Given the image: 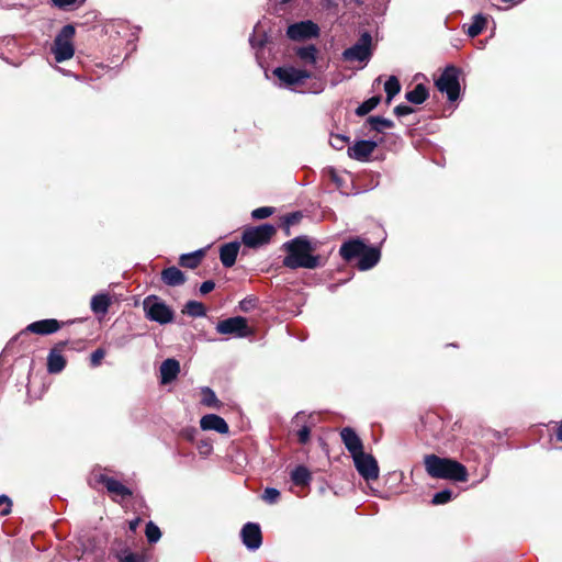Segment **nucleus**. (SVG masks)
<instances>
[{"label": "nucleus", "instance_id": "nucleus-56", "mask_svg": "<svg viewBox=\"0 0 562 562\" xmlns=\"http://www.w3.org/2000/svg\"><path fill=\"white\" fill-rule=\"evenodd\" d=\"M358 7H361L364 1L363 0H352Z\"/></svg>", "mask_w": 562, "mask_h": 562}, {"label": "nucleus", "instance_id": "nucleus-43", "mask_svg": "<svg viewBox=\"0 0 562 562\" xmlns=\"http://www.w3.org/2000/svg\"><path fill=\"white\" fill-rule=\"evenodd\" d=\"M105 357V350L103 348L95 349L90 356V364L95 368L99 367Z\"/></svg>", "mask_w": 562, "mask_h": 562}, {"label": "nucleus", "instance_id": "nucleus-26", "mask_svg": "<svg viewBox=\"0 0 562 562\" xmlns=\"http://www.w3.org/2000/svg\"><path fill=\"white\" fill-rule=\"evenodd\" d=\"M291 480L296 486H307L312 481V474L310 470L304 465H297L291 472Z\"/></svg>", "mask_w": 562, "mask_h": 562}, {"label": "nucleus", "instance_id": "nucleus-42", "mask_svg": "<svg viewBox=\"0 0 562 562\" xmlns=\"http://www.w3.org/2000/svg\"><path fill=\"white\" fill-rule=\"evenodd\" d=\"M301 212L289 213L283 217V226L289 228L290 226L297 224L301 221Z\"/></svg>", "mask_w": 562, "mask_h": 562}, {"label": "nucleus", "instance_id": "nucleus-7", "mask_svg": "<svg viewBox=\"0 0 562 562\" xmlns=\"http://www.w3.org/2000/svg\"><path fill=\"white\" fill-rule=\"evenodd\" d=\"M372 56V36L363 32L358 41L342 52V59L346 61H367Z\"/></svg>", "mask_w": 562, "mask_h": 562}, {"label": "nucleus", "instance_id": "nucleus-49", "mask_svg": "<svg viewBox=\"0 0 562 562\" xmlns=\"http://www.w3.org/2000/svg\"><path fill=\"white\" fill-rule=\"evenodd\" d=\"M5 505L1 510V516H7L11 513L12 502L7 495H0V506Z\"/></svg>", "mask_w": 562, "mask_h": 562}, {"label": "nucleus", "instance_id": "nucleus-28", "mask_svg": "<svg viewBox=\"0 0 562 562\" xmlns=\"http://www.w3.org/2000/svg\"><path fill=\"white\" fill-rule=\"evenodd\" d=\"M110 304V296L102 293L92 296L90 307L95 314H105Z\"/></svg>", "mask_w": 562, "mask_h": 562}, {"label": "nucleus", "instance_id": "nucleus-47", "mask_svg": "<svg viewBox=\"0 0 562 562\" xmlns=\"http://www.w3.org/2000/svg\"><path fill=\"white\" fill-rule=\"evenodd\" d=\"M414 112V108L406 104H398L393 109V113L398 117L412 114Z\"/></svg>", "mask_w": 562, "mask_h": 562}, {"label": "nucleus", "instance_id": "nucleus-9", "mask_svg": "<svg viewBox=\"0 0 562 562\" xmlns=\"http://www.w3.org/2000/svg\"><path fill=\"white\" fill-rule=\"evenodd\" d=\"M216 330L222 335H233L239 338L248 337L252 334L247 319L243 316L229 317L218 322Z\"/></svg>", "mask_w": 562, "mask_h": 562}, {"label": "nucleus", "instance_id": "nucleus-34", "mask_svg": "<svg viewBox=\"0 0 562 562\" xmlns=\"http://www.w3.org/2000/svg\"><path fill=\"white\" fill-rule=\"evenodd\" d=\"M384 91L386 93V103L390 104L392 99L401 91V83L397 77H389V79L384 83Z\"/></svg>", "mask_w": 562, "mask_h": 562}, {"label": "nucleus", "instance_id": "nucleus-10", "mask_svg": "<svg viewBox=\"0 0 562 562\" xmlns=\"http://www.w3.org/2000/svg\"><path fill=\"white\" fill-rule=\"evenodd\" d=\"M352 459L355 468L364 481H374L379 477V464L372 454L363 451L355 456Z\"/></svg>", "mask_w": 562, "mask_h": 562}, {"label": "nucleus", "instance_id": "nucleus-16", "mask_svg": "<svg viewBox=\"0 0 562 562\" xmlns=\"http://www.w3.org/2000/svg\"><path fill=\"white\" fill-rule=\"evenodd\" d=\"M366 244L360 238H351L339 248V255L346 262H352L355 259L360 258L361 252L366 250Z\"/></svg>", "mask_w": 562, "mask_h": 562}, {"label": "nucleus", "instance_id": "nucleus-54", "mask_svg": "<svg viewBox=\"0 0 562 562\" xmlns=\"http://www.w3.org/2000/svg\"><path fill=\"white\" fill-rule=\"evenodd\" d=\"M325 1H326L327 8L336 7L337 5V3H335L333 0H325Z\"/></svg>", "mask_w": 562, "mask_h": 562}, {"label": "nucleus", "instance_id": "nucleus-3", "mask_svg": "<svg viewBox=\"0 0 562 562\" xmlns=\"http://www.w3.org/2000/svg\"><path fill=\"white\" fill-rule=\"evenodd\" d=\"M75 34V26L72 24H67L63 26L56 35L52 46V52L57 63H61L72 58L75 54V47L72 44Z\"/></svg>", "mask_w": 562, "mask_h": 562}, {"label": "nucleus", "instance_id": "nucleus-51", "mask_svg": "<svg viewBox=\"0 0 562 562\" xmlns=\"http://www.w3.org/2000/svg\"><path fill=\"white\" fill-rule=\"evenodd\" d=\"M554 436H555V440L558 442H561L562 443V420L559 422V423H555V426H554Z\"/></svg>", "mask_w": 562, "mask_h": 562}, {"label": "nucleus", "instance_id": "nucleus-18", "mask_svg": "<svg viewBox=\"0 0 562 562\" xmlns=\"http://www.w3.org/2000/svg\"><path fill=\"white\" fill-rule=\"evenodd\" d=\"M376 146L378 144L374 140H358L348 148V155L355 160L367 161Z\"/></svg>", "mask_w": 562, "mask_h": 562}, {"label": "nucleus", "instance_id": "nucleus-29", "mask_svg": "<svg viewBox=\"0 0 562 562\" xmlns=\"http://www.w3.org/2000/svg\"><path fill=\"white\" fill-rule=\"evenodd\" d=\"M371 131L382 133L384 128H393V121L382 116H369L366 122Z\"/></svg>", "mask_w": 562, "mask_h": 562}, {"label": "nucleus", "instance_id": "nucleus-33", "mask_svg": "<svg viewBox=\"0 0 562 562\" xmlns=\"http://www.w3.org/2000/svg\"><path fill=\"white\" fill-rule=\"evenodd\" d=\"M382 97L380 94L373 95L362 102L355 111L356 115L364 116L374 110L381 102Z\"/></svg>", "mask_w": 562, "mask_h": 562}, {"label": "nucleus", "instance_id": "nucleus-8", "mask_svg": "<svg viewBox=\"0 0 562 562\" xmlns=\"http://www.w3.org/2000/svg\"><path fill=\"white\" fill-rule=\"evenodd\" d=\"M66 323L55 318H46L33 322L22 329L15 337L14 340L22 339L29 334H35L41 336H47L58 331Z\"/></svg>", "mask_w": 562, "mask_h": 562}, {"label": "nucleus", "instance_id": "nucleus-24", "mask_svg": "<svg viewBox=\"0 0 562 562\" xmlns=\"http://www.w3.org/2000/svg\"><path fill=\"white\" fill-rule=\"evenodd\" d=\"M204 257V249H199L193 252L183 254L179 258V265L183 268L195 269L201 265Z\"/></svg>", "mask_w": 562, "mask_h": 562}, {"label": "nucleus", "instance_id": "nucleus-1", "mask_svg": "<svg viewBox=\"0 0 562 562\" xmlns=\"http://www.w3.org/2000/svg\"><path fill=\"white\" fill-rule=\"evenodd\" d=\"M282 249L286 252L282 265L291 270L300 268L314 270L322 268L327 262V257L316 255V244L306 235L296 236L282 245Z\"/></svg>", "mask_w": 562, "mask_h": 562}, {"label": "nucleus", "instance_id": "nucleus-46", "mask_svg": "<svg viewBox=\"0 0 562 562\" xmlns=\"http://www.w3.org/2000/svg\"><path fill=\"white\" fill-rule=\"evenodd\" d=\"M349 138L342 135H333L330 144L335 149H342L345 145L348 143Z\"/></svg>", "mask_w": 562, "mask_h": 562}, {"label": "nucleus", "instance_id": "nucleus-37", "mask_svg": "<svg viewBox=\"0 0 562 562\" xmlns=\"http://www.w3.org/2000/svg\"><path fill=\"white\" fill-rule=\"evenodd\" d=\"M145 535L149 543H156L161 537V531L156 524L148 521L146 524Z\"/></svg>", "mask_w": 562, "mask_h": 562}, {"label": "nucleus", "instance_id": "nucleus-6", "mask_svg": "<svg viewBox=\"0 0 562 562\" xmlns=\"http://www.w3.org/2000/svg\"><path fill=\"white\" fill-rule=\"evenodd\" d=\"M459 76L460 69L453 65H449L435 81L437 89L446 93L450 102L457 101L460 97Z\"/></svg>", "mask_w": 562, "mask_h": 562}, {"label": "nucleus", "instance_id": "nucleus-21", "mask_svg": "<svg viewBox=\"0 0 562 562\" xmlns=\"http://www.w3.org/2000/svg\"><path fill=\"white\" fill-rule=\"evenodd\" d=\"M180 373V363L173 358L166 359L160 364V382L161 384L171 383Z\"/></svg>", "mask_w": 562, "mask_h": 562}, {"label": "nucleus", "instance_id": "nucleus-15", "mask_svg": "<svg viewBox=\"0 0 562 562\" xmlns=\"http://www.w3.org/2000/svg\"><path fill=\"white\" fill-rule=\"evenodd\" d=\"M243 543L249 550H257L262 544V533L260 526L256 522H247L240 531Z\"/></svg>", "mask_w": 562, "mask_h": 562}, {"label": "nucleus", "instance_id": "nucleus-27", "mask_svg": "<svg viewBox=\"0 0 562 562\" xmlns=\"http://www.w3.org/2000/svg\"><path fill=\"white\" fill-rule=\"evenodd\" d=\"M201 404L214 409H220L223 406L215 392L209 386L201 389Z\"/></svg>", "mask_w": 562, "mask_h": 562}, {"label": "nucleus", "instance_id": "nucleus-39", "mask_svg": "<svg viewBox=\"0 0 562 562\" xmlns=\"http://www.w3.org/2000/svg\"><path fill=\"white\" fill-rule=\"evenodd\" d=\"M273 212H274V209L271 206H261V207L255 209L251 212V216L255 220H265V218L271 216L273 214Z\"/></svg>", "mask_w": 562, "mask_h": 562}, {"label": "nucleus", "instance_id": "nucleus-45", "mask_svg": "<svg viewBox=\"0 0 562 562\" xmlns=\"http://www.w3.org/2000/svg\"><path fill=\"white\" fill-rule=\"evenodd\" d=\"M297 440L301 445H305L310 441L311 438V428L304 425L301 429L297 430Z\"/></svg>", "mask_w": 562, "mask_h": 562}, {"label": "nucleus", "instance_id": "nucleus-4", "mask_svg": "<svg viewBox=\"0 0 562 562\" xmlns=\"http://www.w3.org/2000/svg\"><path fill=\"white\" fill-rule=\"evenodd\" d=\"M143 308L147 319L161 325L169 324L175 318L173 310L156 295L145 297Z\"/></svg>", "mask_w": 562, "mask_h": 562}, {"label": "nucleus", "instance_id": "nucleus-13", "mask_svg": "<svg viewBox=\"0 0 562 562\" xmlns=\"http://www.w3.org/2000/svg\"><path fill=\"white\" fill-rule=\"evenodd\" d=\"M70 344L69 340L58 341L48 352L47 356V371L50 374L60 373L66 364L67 360L63 356L64 349Z\"/></svg>", "mask_w": 562, "mask_h": 562}, {"label": "nucleus", "instance_id": "nucleus-30", "mask_svg": "<svg viewBox=\"0 0 562 562\" xmlns=\"http://www.w3.org/2000/svg\"><path fill=\"white\" fill-rule=\"evenodd\" d=\"M131 549L127 546V543L120 539L115 538L111 544L110 553L117 560V562H121L124 555H127L131 553Z\"/></svg>", "mask_w": 562, "mask_h": 562}, {"label": "nucleus", "instance_id": "nucleus-19", "mask_svg": "<svg viewBox=\"0 0 562 562\" xmlns=\"http://www.w3.org/2000/svg\"><path fill=\"white\" fill-rule=\"evenodd\" d=\"M381 259V250L375 246H366V250L361 252L356 267L360 271H367L372 269Z\"/></svg>", "mask_w": 562, "mask_h": 562}, {"label": "nucleus", "instance_id": "nucleus-32", "mask_svg": "<svg viewBox=\"0 0 562 562\" xmlns=\"http://www.w3.org/2000/svg\"><path fill=\"white\" fill-rule=\"evenodd\" d=\"M486 23H487V20L483 14H481V13L475 14L473 16L472 23L468 27V35L470 37H476L477 35H480L483 32V30L486 26Z\"/></svg>", "mask_w": 562, "mask_h": 562}, {"label": "nucleus", "instance_id": "nucleus-20", "mask_svg": "<svg viewBox=\"0 0 562 562\" xmlns=\"http://www.w3.org/2000/svg\"><path fill=\"white\" fill-rule=\"evenodd\" d=\"M200 427L202 430H214L222 435L229 432V427L225 419L215 414L204 415L200 420Z\"/></svg>", "mask_w": 562, "mask_h": 562}, {"label": "nucleus", "instance_id": "nucleus-50", "mask_svg": "<svg viewBox=\"0 0 562 562\" xmlns=\"http://www.w3.org/2000/svg\"><path fill=\"white\" fill-rule=\"evenodd\" d=\"M215 288V282L213 280H207V281H204L201 285H200V293L202 295H206L209 294L210 292H212Z\"/></svg>", "mask_w": 562, "mask_h": 562}, {"label": "nucleus", "instance_id": "nucleus-25", "mask_svg": "<svg viewBox=\"0 0 562 562\" xmlns=\"http://www.w3.org/2000/svg\"><path fill=\"white\" fill-rule=\"evenodd\" d=\"M429 97V91L424 83H418L411 91H407L405 98L408 102L413 104H422Z\"/></svg>", "mask_w": 562, "mask_h": 562}, {"label": "nucleus", "instance_id": "nucleus-36", "mask_svg": "<svg viewBox=\"0 0 562 562\" xmlns=\"http://www.w3.org/2000/svg\"><path fill=\"white\" fill-rule=\"evenodd\" d=\"M296 56L311 65L316 63L317 48L315 45H308L296 49Z\"/></svg>", "mask_w": 562, "mask_h": 562}, {"label": "nucleus", "instance_id": "nucleus-55", "mask_svg": "<svg viewBox=\"0 0 562 562\" xmlns=\"http://www.w3.org/2000/svg\"><path fill=\"white\" fill-rule=\"evenodd\" d=\"M520 1H521V0H502V2H505V3H509V2H512V3H518V2H520Z\"/></svg>", "mask_w": 562, "mask_h": 562}, {"label": "nucleus", "instance_id": "nucleus-22", "mask_svg": "<svg viewBox=\"0 0 562 562\" xmlns=\"http://www.w3.org/2000/svg\"><path fill=\"white\" fill-rule=\"evenodd\" d=\"M239 248L240 245L237 241H231L221 246L220 259L225 268H231L235 265Z\"/></svg>", "mask_w": 562, "mask_h": 562}, {"label": "nucleus", "instance_id": "nucleus-14", "mask_svg": "<svg viewBox=\"0 0 562 562\" xmlns=\"http://www.w3.org/2000/svg\"><path fill=\"white\" fill-rule=\"evenodd\" d=\"M273 75L284 85L291 87L303 83L311 77L307 70L296 69L294 67H277Z\"/></svg>", "mask_w": 562, "mask_h": 562}, {"label": "nucleus", "instance_id": "nucleus-53", "mask_svg": "<svg viewBox=\"0 0 562 562\" xmlns=\"http://www.w3.org/2000/svg\"><path fill=\"white\" fill-rule=\"evenodd\" d=\"M142 522V519L139 517H136L135 519L131 520L128 522V528L131 531L135 532L139 526V524Z\"/></svg>", "mask_w": 562, "mask_h": 562}, {"label": "nucleus", "instance_id": "nucleus-11", "mask_svg": "<svg viewBox=\"0 0 562 562\" xmlns=\"http://www.w3.org/2000/svg\"><path fill=\"white\" fill-rule=\"evenodd\" d=\"M94 480L98 484H102L106 488L113 502H117L116 497L126 499L133 495V492L130 487L125 486L120 481L108 476L106 474L97 473L94 474Z\"/></svg>", "mask_w": 562, "mask_h": 562}, {"label": "nucleus", "instance_id": "nucleus-5", "mask_svg": "<svg viewBox=\"0 0 562 562\" xmlns=\"http://www.w3.org/2000/svg\"><path fill=\"white\" fill-rule=\"evenodd\" d=\"M276 234L277 228L272 224L249 226L244 229L241 241L248 248H259L268 245Z\"/></svg>", "mask_w": 562, "mask_h": 562}, {"label": "nucleus", "instance_id": "nucleus-41", "mask_svg": "<svg viewBox=\"0 0 562 562\" xmlns=\"http://www.w3.org/2000/svg\"><path fill=\"white\" fill-rule=\"evenodd\" d=\"M258 299L249 295L239 302V307L243 312L247 313L257 306Z\"/></svg>", "mask_w": 562, "mask_h": 562}, {"label": "nucleus", "instance_id": "nucleus-31", "mask_svg": "<svg viewBox=\"0 0 562 562\" xmlns=\"http://www.w3.org/2000/svg\"><path fill=\"white\" fill-rule=\"evenodd\" d=\"M87 0H49V4L61 11H74L82 7Z\"/></svg>", "mask_w": 562, "mask_h": 562}, {"label": "nucleus", "instance_id": "nucleus-12", "mask_svg": "<svg viewBox=\"0 0 562 562\" xmlns=\"http://www.w3.org/2000/svg\"><path fill=\"white\" fill-rule=\"evenodd\" d=\"M286 35L292 41H304L313 37H318L319 27L311 20L301 21L291 24L286 30Z\"/></svg>", "mask_w": 562, "mask_h": 562}, {"label": "nucleus", "instance_id": "nucleus-35", "mask_svg": "<svg viewBox=\"0 0 562 562\" xmlns=\"http://www.w3.org/2000/svg\"><path fill=\"white\" fill-rule=\"evenodd\" d=\"M182 313L192 317H203L206 315V307L203 303L198 301H188L182 310Z\"/></svg>", "mask_w": 562, "mask_h": 562}, {"label": "nucleus", "instance_id": "nucleus-40", "mask_svg": "<svg viewBox=\"0 0 562 562\" xmlns=\"http://www.w3.org/2000/svg\"><path fill=\"white\" fill-rule=\"evenodd\" d=\"M280 498L279 490L274 487H267L262 494V499L269 504H274Z\"/></svg>", "mask_w": 562, "mask_h": 562}, {"label": "nucleus", "instance_id": "nucleus-44", "mask_svg": "<svg viewBox=\"0 0 562 562\" xmlns=\"http://www.w3.org/2000/svg\"><path fill=\"white\" fill-rule=\"evenodd\" d=\"M121 562H149L148 558L144 553L131 552L124 555Z\"/></svg>", "mask_w": 562, "mask_h": 562}, {"label": "nucleus", "instance_id": "nucleus-38", "mask_svg": "<svg viewBox=\"0 0 562 562\" xmlns=\"http://www.w3.org/2000/svg\"><path fill=\"white\" fill-rule=\"evenodd\" d=\"M452 499V491L451 490H442L436 493L431 499L432 505H443Z\"/></svg>", "mask_w": 562, "mask_h": 562}, {"label": "nucleus", "instance_id": "nucleus-52", "mask_svg": "<svg viewBox=\"0 0 562 562\" xmlns=\"http://www.w3.org/2000/svg\"><path fill=\"white\" fill-rule=\"evenodd\" d=\"M196 434V429L194 428H191V429H186L182 431V436L189 440V441H193L194 440V435Z\"/></svg>", "mask_w": 562, "mask_h": 562}, {"label": "nucleus", "instance_id": "nucleus-17", "mask_svg": "<svg viewBox=\"0 0 562 562\" xmlns=\"http://www.w3.org/2000/svg\"><path fill=\"white\" fill-rule=\"evenodd\" d=\"M340 438L352 458L363 452V442L353 428L344 427L340 430Z\"/></svg>", "mask_w": 562, "mask_h": 562}, {"label": "nucleus", "instance_id": "nucleus-48", "mask_svg": "<svg viewBox=\"0 0 562 562\" xmlns=\"http://www.w3.org/2000/svg\"><path fill=\"white\" fill-rule=\"evenodd\" d=\"M196 448L203 456H209L213 450L212 443L207 440H200L196 445Z\"/></svg>", "mask_w": 562, "mask_h": 562}, {"label": "nucleus", "instance_id": "nucleus-2", "mask_svg": "<svg viewBox=\"0 0 562 562\" xmlns=\"http://www.w3.org/2000/svg\"><path fill=\"white\" fill-rule=\"evenodd\" d=\"M424 465L427 474L434 479L467 482L469 477L467 468L454 459L426 454Z\"/></svg>", "mask_w": 562, "mask_h": 562}, {"label": "nucleus", "instance_id": "nucleus-23", "mask_svg": "<svg viewBox=\"0 0 562 562\" xmlns=\"http://www.w3.org/2000/svg\"><path fill=\"white\" fill-rule=\"evenodd\" d=\"M160 279L168 286H179L187 281L184 273L175 266L164 269L160 273Z\"/></svg>", "mask_w": 562, "mask_h": 562}]
</instances>
